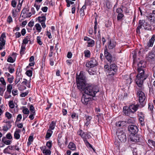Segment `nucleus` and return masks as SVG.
Returning a JSON list of instances; mask_svg holds the SVG:
<instances>
[{"mask_svg":"<svg viewBox=\"0 0 155 155\" xmlns=\"http://www.w3.org/2000/svg\"><path fill=\"white\" fill-rule=\"evenodd\" d=\"M137 71L138 74L136 76L135 81L136 84L140 90H143V82L144 80L147 77V74L144 73V68L145 67V63L141 61L137 64Z\"/></svg>","mask_w":155,"mask_h":155,"instance_id":"obj_1","label":"nucleus"},{"mask_svg":"<svg viewBox=\"0 0 155 155\" xmlns=\"http://www.w3.org/2000/svg\"><path fill=\"white\" fill-rule=\"evenodd\" d=\"M82 88V89H79L85 94L92 97L95 96L96 94L99 91L97 86L87 83L83 86Z\"/></svg>","mask_w":155,"mask_h":155,"instance_id":"obj_2","label":"nucleus"},{"mask_svg":"<svg viewBox=\"0 0 155 155\" xmlns=\"http://www.w3.org/2000/svg\"><path fill=\"white\" fill-rule=\"evenodd\" d=\"M77 86L78 89H82L83 86L87 84L86 77L82 71H81L79 75L76 77Z\"/></svg>","mask_w":155,"mask_h":155,"instance_id":"obj_3","label":"nucleus"},{"mask_svg":"<svg viewBox=\"0 0 155 155\" xmlns=\"http://www.w3.org/2000/svg\"><path fill=\"white\" fill-rule=\"evenodd\" d=\"M142 26L146 30H150L151 29V26L149 23L145 21L144 20H140L139 21L138 26L136 29V32L137 33H140V29L142 28Z\"/></svg>","mask_w":155,"mask_h":155,"instance_id":"obj_4","label":"nucleus"},{"mask_svg":"<svg viewBox=\"0 0 155 155\" xmlns=\"http://www.w3.org/2000/svg\"><path fill=\"white\" fill-rule=\"evenodd\" d=\"M117 134L119 140L122 142H125L127 140V137L124 130L118 129L117 130Z\"/></svg>","mask_w":155,"mask_h":155,"instance_id":"obj_5","label":"nucleus"},{"mask_svg":"<svg viewBox=\"0 0 155 155\" xmlns=\"http://www.w3.org/2000/svg\"><path fill=\"white\" fill-rule=\"evenodd\" d=\"M104 49V56L107 61L110 63H111L114 61L115 59L114 57H113L112 55L107 51V46H105Z\"/></svg>","mask_w":155,"mask_h":155,"instance_id":"obj_6","label":"nucleus"},{"mask_svg":"<svg viewBox=\"0 0 155 155\" xmlns=\"http://www.w3.org/2000/svg\"><path fill=\"white\" fill-rule=\"evenodd\" d=\"M117 70V67L115 64H113L110 65V69L108 72L109 74V78L112 75L116 74Z\"/></svg>","mask_w":155,"mask_h":155,"instance_id":"obj_7","label":"nucleus"},{"mask_svg":"<svg viewBox=\"0 0 155 155\" xmlns=\"http://www.w3.org/2000/svg\"><path fill=\"white\" fill-rule=\"evenodd\" d=\"M139 90L137 91V94L139 97V101L140 103H143L142 106H144L143 102L146 98V97L144 93L139 88Z\"/></svg>","mask_w":155,"mask_h":155,"instance_id":"obj_8","label":"nucleus"},{"mask_svg":"<svg viewBox=\"0 0 155 155\" xmlns=\"http://www.w3.org/2000/svg\"><path fill=\"white\" fill-rule=\"evenodd\" d=\"M77 134L78 135L80 136L83 139V140L87 146H88L90 147H92V146L87 140L86 137V134H85L81 130H79L78 131Z\"/></svg>","mask_w":155,"mask_h":155,"instance_id":"obj_9","label":"nucleus"},{"mask_svg":"<svg viewBox=\"0 0 155 155\" xmlns=\"http://www.w3.org/2000/svg\"><path fill=\"white\" fill-rule=\"evenodd\" d=\"M128 130L132 135H134L136 134L138 131L137 127L134 125H130L128 127Z\"/></svg>","mask_w":155,"mask_h":155,"instance_id":"obj_10","label":"nucleus"},{"mask_svg":"<svg viewBox=\"0 0 155 155\" xmlns=\"http://www.w3.org/2000/svg\"><path fill=\"white\" fill-rule=\"evenodd\" d=\"M97 65V60L94 58H91L90 61L87 62L86 64L87 67L91 68Z\"/></svg>","mask_w":155,"mask_h":155,"instance_id":"obj_11","label":"nucleus"},{"mask_svg":"<svg viewBox=\"0 0 155 155\" xmlns=\"http://www.w3.org/2000/svg\"><path fill=\"white\" fill-rule=\"evenodd\" d=\"M92 98L88 97L86 96L83 95L82 97L81 101L84 104L87 105L89 102L91 100Z\"/></svg>","mask_w":155,"mask_h":155,"instance_id":"obj_12","label":"nucleus"},{"mask_svg":"<svg viewBox=\"0 0 155 155\" xmlns=\"http://www.w3.org/2000/svg\"><path fill=\"white\" fill-rule=\"evenodd\" d=\"M132 111H131L130 110L129 107L127 106H124L123 108V112L126 115L129 116H132L131 114H132Z\"/></svg>","mask_w":155,"mask_h":155,"instance_id":"obj_13","label":"nucleus"},{"mask_svg":"<svg viewBox=\"0 0 155 155\" xmlns=\"http://www.w3.org/2000/svg\"><path fill=\"white\" fill-rule=\"evenodd\" d=\"M148 60L149 61H155V53L153 51L150 52L148 53L147 57Z\"/></svg>","mask_w":155,"mask_h":155,"instance_id":"obj_14","label":"nucleus"},{"mask_svg":"<svg viewBox=\"0 0 155 155\" xmlns=\"http://www.w3.org/2000/svg\"><path fill=\"white\" fill-rule=\"evenodd\" d=\"M139 105V104H136V105L134 104H132L131 105H130L129 106V108H130V110H131V111H132V114H134L138 109Z\"/></svg>","mask_w":155,"mask_h":155,"instance_id":"obj_15","label":"nucleus"},{"mask_svg":"<svg viewBox=\"0 0 155 155\" xmlns=\"http://www.w3.org/2000/svg\"><path fill=\"white\" fill-rule=\"evenodd\" d=\"M108 43V48L110 49H112L116 46L115 41L113 39H110L109 40Z\"/></svg>","mask_w":155,"mask_h":155,"instance_id":"obj_16","label":"nucleus"},{"mask_svg":"<svg viewBox=\"0 0 155 155\" xmlns=\"http://www.w3.org/2000/svg\"><path fill=\"white\" fill-rule=\"evenodd\" d=\"M6 37L5 34L3 33L1 35L0 38V45L2 46H3L5 44V40L4 38Z\"/></svg>","mask_w":155,"mask_h":155,"instance_id":"obj_17","label":"nucleus"},{"mask_svg":"<svg viewBox=\"0 0 155 155\" xmlns=\"http://www.w3.org/2000/svg\"><path fill=\"white\" fill-rule=\"evenodd\" d=\"M155 40V35H153L151 38L150 39L147 43V45L149 47H152Z\"/></svg>","mask_w":155,"mask_h":155,"instance_id":"obj_18","label":"nucleus"},{"mask_svg":"<svg viewBox=\"0 0 155 155\" xmlns=\"http://www.w3.org/2000/svg\"><path fill=\"white\" fill-rule=\"evenodd\" d=\"M139 120L140 122V123L143 126L144 125V116L142 114V112H141L140 113V115H139Z\"/></svg>","mask_w":155,"mask_h":155,"instance_id":"obj_19","label":"nucleus"},{"mask_svg":"<svg viewBox=\"0 0 155 155\" xmlns=\"http://www.w3.org/2000/svg\"><path fill=\"white\" fill-rule=\"evenodd\" d=\"M133 137L132 138L131 140L135 142H138L140 141V138L137 135H133Z\"/></svg>","mask_w":155,"mask_h":155,"instance_id":"obj_20","label":"nucleus"},{"mask_svg":"<svg viewBox=\"0 0 155 155\" xmlns=\"http://www.w3.org/2000/svg\"><path fill=\"white\" fill-rule=\"evenodd\" d=\"M91 118L92 117L91 116H86V122L85 123V125L87 126L90 124Z\"/></svg>","mask_w":155,"mask_h":155,"instance_id":"obj_21","label":"nucleus"},{"mask_svg":"<svg viewBox=\"0 0 155 155\" xmlns=\"http://www.w3.org/2000/svg\"><path fill=\"white\" fill-rule=\"evenodd\" d=\"M68 147L69 149L73 150H75L76 149L75 145L74 143L72 142L69 143Z\"/></svg>","mask_w":155,"mask_h":155,"instance_id":"obj_22","label":"nucleus"},{"mask_svg":"<svg viewBox=\"0 0 155 155\" xmlns=\"http://www.w3.org/2000/svg\"><path fill=\"white\" fill-rule=\"evenodd\" d=\"M20 132V130H16L14 134V138L16 139H19L20 137V135L19 133Z\"/></svg>","mask_w":155,"mask_h":155,"instance_id":"obj_23","label":"nucleus"},{"mask_svg":"<svg viewBox=\"0 0 155 155\" xmlns=\"http://www.w3.org/2000/svg\"><path fill=\"white\" fill-rule=\"evenodd\" d=\"M125 122L124 121H120L116 123V126L118 127H122L125 125Z\"/></svg>","mask_w":155,"mask_h":155,"instance_id":"obj_24","label":"nucleus"},{"mask_svg":"<svg viewBox=\"0 0 155 155\" xmlns=\"http://www.w3.org/2000/svg\"><path fill=\"white\" fill-rule=\"evenodd\" d=\"M2 142H3L6 145H9L12 142L11 140H7L6 138L5 137H3L2 139Z\"/></svg>","mask_w":155,"mask_h":155,"instance_id":"obj_25","label":"nucleus"},{"mask_svg":"<svg viewBox=\"0 0 155 155\" xmlns=\"http://www.w3.org/2000/svg\"><path fill=\"white\" fill-rule=\"evenodd\" d=\"M39 21L40 22H44L46 19L45 16L44 15L42 16L41 17H38Z\"/></svg>","mask_w":155,"mask_h":155,"instance_id":"obj_26","label":"nucleus"},{"mask_svg":"<svg viewBox=\"0 0 155 155\" xmlns=\"http://www.w3.org/2000/svg\"><path fill=\"white\" fill-rule=\"evenodd\" d=\"M88 47H92L94 44V40L91 39V40L87 42Z\"/></svg>","mask_w":155,"mask_h":155,"instance_id":"obj_27","label":"nucleus"},{"mask_svg":"<svg viewBox=\"0 0 155 155\" xmlns=\"http://www.w3.org/2000/svg\"><path fill=\"white\" fill-rule=\"evenodd\" d=\"M94 33L96 34L97 33V18H95V21H94Z\"/></svg>","mask_w":155,"mask_h":155,"instance_id":"obj_28","label":"nucleus"},{"mask_svg":"<svg viewBox=\"0 0 155 155\" xmlns=\"http://www.w3.org/2000/svg\"><path fill=\"white\" fill-rule=\"evenodd\" d=\"M43 153H45V155H50L51 154V151L48 150H46L45 149H44L42 151Z\"/></svg>","mask_w":155,"mask_h":155,"instance_id":"obj_29","label":"nucleus"},{"mask_svg":"<svg viewBox=\"0 0 155 155\" xmlns=\"http://www.w3.org/2000/svg\"><path fill=\"white\" fill-rule=\"evenodd\" d=\"M12 89V86L11 84H9L8 85L7 87V91L9 94H10L11 90Z\"/></svg>","mask_w":155,"mask_h":155,"instance_id":"obj_30","label":"nucleus"},{"mask_svg":"<svg viewBox=\"0 0 155 155\" xmlns=\"http://www.w3.org/2000/svg\"><path fill=\"white\" fill-rule=\"evenodd\" d=\"M52 131L49 130H48L47 132L46 138H49L51 136Z\"/></svg>","mask_w":155,"mask_h":155,"instance_id":"obj_31","label":"nucleus"},{"mask_svg":"<svg viewBox=\"0 0 155 155\" xmlns=\"http://www.w3.org/2000/svg\"><path fill=\"white\" fill-rule=\"evenodd\" d=\"M84 56L86 57L89 58L90 57V52L88 50H86L84 51Z\"/></svg>","mask_w":155,"mask_h":155,"instance_id":"obj_32","label":"nucleus"},{"mask_svg":"<svg viewBox=\"0 0 155 155\" xmlns=\"http://www.w3.org/2000/svg\"><path fill=\"white\" fill-rule=\"evenodd\" d=\"M35 27L36 28V30L38 31V32L41 31V25L39 24H36L35 25Z\"/></svg>","mask_w":155,"mask_h":155,"instance_id":"obj_33","label":"nucleus"},{"mask_svg":"<svg viewBox=\"0 0 155 155\" xmlns=\"http://www.w3.org/2000/svg\"><path fill=\"white\" fill-rule=\"evenodd\" d=\"M149 19L151 22L155 23V18L152 14L149 16Z\"/></svg>","mask_w":155,"mask_h":155,"instance_id":"obj_34","label":"nucleus"},{"mask_svg":"<svg viewBox=\"0 0 155 155\" xmlns=\"http://www.w3.org/2000/svg\"><path fill=\"white\" fill-rule=\"evenodd\" d=\"M124 16V15L122 13L118 14L117 18V20L118 21L121 20Z\"/></svg>","mask_w":155,"mask_h":155,"instance_id":"obj_35","label":"nucleus"},{"mask_svg":"<svg viewBox=\"0 0 155 155\" xmlns=\"http://www.w3.org/2000/svg\"><path fill=\"white\" fill-rule=\"evenodd\" d=\"M22 77L21 76H18L15 79V82L16 84H17L18 82H19L21 80V79H22Z\"/></svg>","mask_w":155,"mask_h":155,"instance_id":"obj_36","label":"nucleus"},{"mask_svg":"<svg viewBox=\"0 0 155 155\" xmlns=\"http://www.w3.org/2000/svg\"><path fill=\"white\" fill-rule=\"evenodd\" d=\"M25 48V46H23L22 45H21V49L20 51V54L21 55H22L24 54Z\"/></svg>","mask_w":155,"mask_h":155,"instance_id":"obj_37","label":"nucleus"},{"mask_svg":"<svg viewBox=\"0 0 155 155\" xmlns=\"http://www.w3.org/2000/svg\"><path fill=\"white\" fill-rule=\"evenodd\" d=\"M29 39L28 36H27L25 38L23 39V43H22V45L23 44H27L28 43V39Z\"/></svg>","mask_w":155,"mask_h":155,"instance_id":"obj_38","label":"nucleus"},{"mask_svg":"<svg viewBox=\"0 0 155 155\" xmlns=\"http://www.w3.org/2000/svg\"><path fill=\"white\" fill-rule=\"evenodd\" d=\"M66 2L67 3V7H69L70 5H73L74 4V2L71 1L69 0H66Z\"/></svg>","mask_w":155,"mask_h":155,"instance_id":"obj_39","label":"nucleus"},{"mask_svg":"<svg viewBox=\"0 0 155 155\" xmlns=\"http://www.w3.org/2000/svg\"><path fill=\"white\" fill-rule=\"evenodd\" d=\"M9 107L11 108H13L14 107L15 105L13 104V101H9Z\"/></svg>","mask_w":155,"mask_h":155,"instance_id":"obj_40","label":"nucleus"},{"mask_svg":"<svg viewBox=\"0 0 155 155\" xmlns=\"http://www.w3.org/2000/svg\"><path fill=\"white\" fill-rule=\"evenodd\" d=\"M88 72L90 75H94L95 74L96 72L93 71L91 69H90L88 70Z\"/></svg>","mask_w":155,"mask_h":155,"instance_id":"obj_41","label":"nucleus"},{"mask_svg":"<svg viewBox=\"0 0 155 155\" xmlns=\"http://www.w3.org/2000/svg\"><path fill=\"white\" fill-rule=\"evenodd\" d=\"M23 2V0H19V3L18 5V10L19 11L20 10L21 6L22 3Z\"/></svg>","mask_w":155,"mask_h":155,"instance_id":"obj_42","label":"nucleus"},{"mask_svg":"<svg viewBox=\"0 0 155 155\" xmlns=\"http://www.w3.org/2000/svg\"><path fill=\"white\" fill-rule=\"evenodd\" d=\"M5 116L8 119H10L12 117V115L9 113L7 112L5 114Z\"/></svg>","mask_w":155,"mask_h":155,"instance_id":"obj_43","label":"nucleus"},{"mask_svg":"<svg viewBox=\"0 0 155 155\" xmlns=\"http://www.w3.org/2000/svg\"><path fill=\"white\" fill-rule=\"evenodd\" d=\"M37 40L38 43L40 45H41L42 44V41H41V37L40 36H38L37 38Z\"/></svg>","mask_w":155,"mask_h":155,"instance_id":"obj_44","label":"nucleus"},{"mask_svg":"<svg viewBox=\"0 0 155 155\" xmlns=\"http://www.w3.org/2000/svg\"><path fill=\"white\" fill-rule=\"evenodd\" d=\"M32 72L31 70H28L26 72V74L29 77H31L32 75Z\"/></svg>","mask_w":155,"mask_h":155,"instance_id":"obj_45","label":"nucleus"},{"mask_svg":"<svg viewBox=\"0 0 155 155\" xmlns=\"http://www.w3.org/2000/svg\"><path fill=\"white\" fill-rule=\"evenodd\" d=\"M47 146L49 148H51L52 147V142L51 141H49L47 142L46 143Z\"/></svg>","mask_w":155,"mask_h":155,"instance_id":"obj_46","label":"nucleus"},{"mask_svg":"<svg viewBox=\"0 0 155 155\" xmlns=\"http://www.w3.org/2000/svg\"><path fill=\"white\" fill-rule=\"evenodd\" d=\"M8 62L10 63H13L15 60L11 57H9L7 60Z\"/></svg>","mask_w":155,"mask_h":155,"instance_id":"obj_47","label":"nucleus"},{"mask_svg":"<svg viewBox=\"0 0 155 155\" xmlns=\"http://www.w3.org/2000/svg\"><path fill=\"white\" fill-rule=\"evenodd\" d=\"M30 110L31 112V113H35L34 108L32 105H31L30 107Z\"/></svg>","mask_w":155,"mask_h":155,"instance_id":"obj_48","label":"nucleus"},{"mask_svg":"<svg viewBox=\"0 0 155 155\" xmlns=\"http://www.w3.org/2000/svg\"><path fill=\"white\" fill-rule=\"evenodd\" d=\"M55 123L53 122L52 121L51 122V124H50L49 128L52 130H53L55 127Z\"/></svg>","mask_w":155,"mask_h":155,"instance_id":"obj_49","label":"nucleus"},{"mask_svg":"<svg viewBox=\"0 0 155 155\" xmlns=\"http://www.w3.org/2000/svg\"><path fill=\"white\" fill-rule=\"evenodd\" d=\"M22 112L24 114H29V111L27 108L24 109L22 110Z\"/></svg>","mask_w":155,"mask_h":155,"instance_id":"obj_50","label":"nucleus"},{"mask_svg":"<svg viewBox=\"0 0 155 155\" xmlns=\"http://www.w3.org/2000/svg\"><path fill=\"white\" fill-rule=\"evenodd\" d=\"M28 11H29L28 9H27V8H24L21 11V15L22 14L24 15L25 13H26V12H28Z\"/></svg>","mask_w":155,"mask_h":155,"instance_id":"obj_51","label":"nucleus"},{"mask_svg":"<svg viewBox=\"0 0 155 155\" xmlns=\"http://www.w3.org/2000/svg\"><path fill=\"white\" fill-rule=\"evenodd\" d=\"M28 93V91H26V92L21 93L20 95V96L21 97H24L27 96Z\"/></svg>","mask_w":155,"mask_h":155,"instance_id":"obj_52","label":"nucleus"},{"mask_svg":"<svg viewBox=\"0 0 155 155\" xmlns=\"http://www.w3.org/2000/svg\"><path fill=\"white\" fill-rule=\"evenodd\" d=\"M116 12L118 14H119L122 13L123 11L121 8H119L117 9Z\"/></svg>","mask_w":155,"mask_h":155,"instance_id":"obj_53","label":"nucleus"},{"mask_svg":"<svg viewBox=\"0 0 155 155\" xmlns=\"http://www.w3.org/2000/svg\"><path fill=\"white\" fill-rule=\"evenodd\" d=\"M0 81L3 85H5L6 84V82L3 78L2 77L0 78Z\"/></svg>","mask_w":155,"mask_h":155,"instance_id":"obj_54","label":"nucleus"},{"mask_svg":"<svg viewBox=\"0 0 155 155\" xmlns=\"http://www.w3.org/2000/svg\"><path fill=\"white\" fill-rule=\"evenodd\" d=\"M35 115V113H31V114L29 115V117L31 120H33L34 118V116Z\"/></svg>","mask_w":155,"mask_h":155,"instance_id":"obj_55","label":"nucleus"},{"mask_svg":"<svg viewBox=\"0 0 155 155\" xmlns=\"http://www.w3.org/2000/svg\"><path fill=\"white\" fill-rule=\"evenodd\" d=\"M21 118H22L21 115V114H19L17 117L16 121H20L21 120Z\"/></svg>","mask_w":155,"mask_h":155,"instance_id":"obj_56","label":"nucleus"},{"mask_svg":"<svg viewBox=\"0 0 155 155\" xmlns=\"http://www.w3.org/2000/svg\"><path fill=\"white\" fill-rule=\"evenodd\" d=\"M113 75H112V76H111L110 78H109V74H108V79L110 81V82H112L113 81H114V79H115V77H113Z\"/></svg>","mask_w":155,"mask_h":155,"instance_id":"obj_57","label":"nucleus"},{"mask_svg":"<svg viewBox=\"0 0 155 155\" xmlns=\"http://www.w3.org/2000/svg\"><path fill=\"white\" fill-rule=\"evenodd\" d=\"M18 92V90L14 89L12 91V93L13 95L15 96L17 94Z\"/></svg>","mask_w":155,"mask_h":155,"instance_id":"obj_58","label":"nucleus"},{"mask_svg":"<svg viewBox=\"0 0 155 155\" xmlns=\"http://www.w3.org/2000/svg\"><path fill=\"white\" fill-rule=\"evenodd\" d=\"M17 3L15 0H13L12 2V5L13 7H15Z\"/></svg>","mask_w":155,"mask_h":155,"instance_id":"obj_59","label":"nucleus"},{"mask_svg":"<svg viewBox=\"0 0 155 155\" xmlns=\"http://www.w3.org/2000/svg\"><path fill=\"white\" fill-rule=\"evenodd\" d=\"M148 142L149 144L153 146L155 144V142L151 140H149L148 141Z\"/></svg>","mask_w":155,"mask_h":155,"instance_id":"obj_60","label":"nucleus"},{"mask_svg":"<svg viewBox=\"0 0 155 155\" xmlns=\"http://www.w3.org/2000/svg\"><path fill=\"white\" fill-rule=\"evenodd\" d=\"M7 21L9 23H10L12 21V17L9 16L7 19Z\"/></svg>","mask_w":155,"mask_h":155,"instance_id":"obj_61","label":"nucleus"},{"mask_svg":"<svg viewBox=\"0 0 155 155\" xmlns=\"http://www.w3.org/2000/svg\"><path fill=\"white\" fill-rule=\"evenodd\" d=\"M46 35L48 36V38L49 39H51L52 38V37L51 35V33L49 32L48 31H47L46 32Z\"/></svg>","mask_w":155,"mask_h":155,"instance_id":"obj_62","label":"nucleus"},{"mask_svg":"<svg viewBox=\"0 0 155 155\" xmlns=\"http://www.w3.org/2000/svg\"><path fill=\"white\" fill-rule=\"evenodd\" d=\"M6 137L9 139H11L12 138V137L10 133L6 135Z\"/></svg>","mask_w":155,"mask_h":155,"instance_id":"obj_63","label":"nucleus"},{"mask_svg":"<svg viewBox=\"0 0 155 155\" xmlns=\"http://www.w3.org/2000/svg\"><path fill=\"white\" fill-rule=\"evenodd\" d=\"M34 21H31L28 23V26L30 27H32L34 25Z\"/></svg>","mask_w":155,"mask_h":155,"instance_id":"obj_64","label":"nucleus"}]
</instances>
